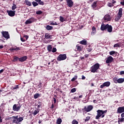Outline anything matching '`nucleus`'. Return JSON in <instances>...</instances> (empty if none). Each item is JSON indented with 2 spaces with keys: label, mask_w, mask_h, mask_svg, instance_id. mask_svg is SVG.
<instances>
[{
  "label": "nucleus",
  "mask_w": 124,
  "mask_h": 124,
  "mask_svg": "<svg viewBox=\"0 0 124 124\" xmlns=\"http://www.w3.org/2000/svg\"><path fill=\"white\" fill-rule=\"evenodd\" d=\"M20 40L22 42H25V41H26L27 40L25 39L24 37H23V38H22V37L20 38Z\"/></svg>",
  "instance_id": "obj_45"
},
{
  "label": "nucleus",
  "mask_w": 124,
  "mask_h": 124,
  "mask_svg": "<svg viewBox=\"0 0 124 124\" xmlns=\"http://www.w3.org/2000/svg\"><path fill=\"white\" fill-rule=\"evenodd\" d=\"M39 96H40V94H39L38 93H36L34 94V99H36L37 98H38V97H39Z\"/></svg>",
  "instance_id": "obj_26"
},
{
  "label": "nucleus",
  "mask_w": 124,
  "mask_h": 124,
  "mask_svg": "<svg viewBox=\"0 0 124 124\" xmlns=\"http://www.w3.org/2000/svg\"><path fill=\"white\" fill-rule=\"evenodd\" d=\"M124 71H122L120 72V75H124Z\"/></svg>",
  "instance_id": "obj_54"
},
{
  "label": "nucleus",
  "mask_w": 124,
  "mask_h": 124,
  "mask_svg": "<svg viewBox=\"0 0 124 124\" xmlns=\"http://www.w3.org/2000/svg\"><path fill=\"white\" fill-rule=\"evenodd\" d=\"M60 21L62 22H65L66 20L65 19V18L63 17H62V16H60Z\"/></svg>",
  "instance_id": "obj_28"
},
{
  "label": "nucleus",
  "mask_w": 124,
  "mask_h": 124,
  "mask_svg": "<svg viewBox=\"0 0 124 124\" xmlns=\"http://www.w3.org/2000/svg\"><path fill=\"white\" fill-rule=\"evenodd\" d=\"M111 2H112V4H114L116 3V1L114 0H112Z\"/></svg>",
  "instance_id": "obj_57"
},
{
  "label": "nucleus",
  "mask_w": 124,
  "mask_h": 124,
  "mask_svg": "<svg viewBox=\"0 0 124 124\" xmlns=\"http://www.w3.org/2000/svg\"><path fill=\"white\" fill-rule=\"evenodd\" d=\"M107 25H105L104 24H102L100 30L101 31H105L107 29Z\"/></svg>",
  "instance_id": "obj_19"
},
{
  "label": "nucleus",
  "mask_w": 124,
  "mask_h": 124,
  "mask_svg": "<svg viewBox=\"0 0 124 124\" xmlns=\"http://www.w3.org/2000/svg\"><path fill=\"white\" fill-rule=\"evenodd\" d=\"M20 109H21V105H18V104L14 105L13 107V110L14 111L18 112V111H20Z\"/></svg>",
  "instance_id": "obj_6"
},
{
  "label": "nucleus",
  "mask_w": 124,
  "mask_h": 124,
  "mask_svg": "<svg viewBox=\"0 0 124 124\" xmlns=\"http://www.w3.org/2000/svg\"><path fill=\"white\" fill-rule=\"evenodd\" d=\"M93 107L92 105L88 106L87 107H84V110L86 112H90V111H92Z\"/></svg>",
  "instance_id": "obj_10"
},
{
  "label": "nucleus",
  "mask_w": 124,
  "mask_h": 124,
  "mask_svg": "<svg viewBox=\"0 0 124 124\" xmlns=\"http://www.w3.org/2000/svg\"><path fill=\"white\" fill-rule=\"evenodd\" d=\"M47 50L49 52L52 51V46L49 45L47 46Z\"/></svg>",
  "instance_id": "obj_30"
},
{
  "label": "nucleus",
  "mask_w": 124,
  "mask_h": 124,
  "mask_svg": "<svg viewBox=\"0 0 124 124\" xmlns=\"http://www.w3.org/2000/svg\"><path fill=\"white\" fill-rule=\"evenodd\" d=\"M50 25L51 26H58V23L57 22H50Z\"/></svg>",
  "instance_id": "obj_37"
},
{
  "label": "nucleus",
  "mask_w": 124,
  "mask_h": 124,
  "mask_svg": "<svg viewBox=\"0 0 124 124\" xmlns=\"http://www.w3.org/2000/svg\"><path fill=\"white\" fill-rule=\"evenodd\" d=\"M5 70V69H2L1 70H0V74H1V73H2V72H3V71H4Z\"/></svg>",
  "instance_id": "obj_55"
},
{
  "label": "nucleus",
  "mask_w": 124,
  "mask_h": 124,
  "mask_svg": "<svg viewBox=\"0 0 124 124\" xmlns=\"http://www.w3.org/2000/svg\"><path fill=\"white\" fill-rule=\"evenodd\" d=\"M14 60L15 61H18V60H19V58H18L16 56H15L14 57Z\"/></svg>",
  "instance_id": "obj_47"
},
{
  "label": "nucleus",
  "mask_w": 124,
  "mask_h": 124,
  "mask_svg": "<svg viewBox=\"0 0 124 124\" xmlns=\"http://www.w3.org/2000/svg\"><path fill=\"white\" fill-rule=\"evenodd\" d=\"M107 113V110H102L98 109L97 110V115L95 117L96 120H99V118H104L105 117V114Z\"/></svg>",
  "instance_id": "obj_1"
},
{
  "label": "nucleus",
  "mask_w": 124,
  "mask_h": 124,
  "mask_svg": "<svg viewBox=\"0 0 124 124\" xmlns=\"http://www.w3.org/2000/svg\"><path fill=\"white\" fill-rule=\"evenodd\" d=\"M45 38H46V39H49L50 38H52V35H50L49 33H46Z\"/></svg>",
  "instance_id": "obj_23"
},
{
  "label": "nucleus",
  "mask_w": 124,
  "mask_h": 124,
  "mask_svg": "<svg viewBox=\"0 0 124 124\" xmlns=\"http://www.w3.org/2000/svg\"><path fill=\"white\" fill-rule=\"evenodd\" d=\"M17 89H19V85H16V87L12 89V90H17Z\"/></svg>",
  "instance_id": "obj_46"
},
{
  "label": "nucleus",
  "mask_w": 124,
  "mask_h": 124,
  "mask_svg": "<svg viewBox=\"0 0 124 124\" xmlns=\"http://www.w3.org/2000/svg\"><path fill=\"white\" fill-rule=\"evenodd\" d=\"M76 49L77 51H78L79 52L82 51V49H83V46H79L78 45H77L76 46Z\"/></svg>",
  "instance_id": "obj_18"
},
{
  "label": "nucleus",
  "mask_w": 124,
  "mask_h": 124,
  "mask_svg": "<svg viewBox=\"0 0 124 124\" xmlns=\"http://www.w3.org/2000/svg\"><path fill=\"white\" fill-rule=\"evenodd\" d=\"M124 112V107H119L117 109V113L119 114H122Z\"/></svg>",
  "instance_id": "obj_14"
},
{
  "label": "nucleus",
  "mask_w": 124,
  "mask_h": 124,
  "mask_svg": "<svg viewBox=\"0 0 124 124\" xmlns=\"http://www.w3.org/2000/svg\"><path fill=\"white\" fill-rule=\"evenodd\" d=\"M3 48V46H0V49H2Z\"/></svg>",
  "instance_id": "obj_64"
},
{
  "label": "nucleus",
  "mask_w": 124,
  "mask_h": 124,
  "mask_svg": "<svg viewBox=\"0 0 124 124\" xmlns=\"http://www.w3.org/2000/svg\"><path fill=\"white\" fill-rule=\"evenodd\" d=\"M121 4L124 6V0H122L121 2H120Z\"/></svg>",
  "instance_id": "obj_51"
},
{
  "label": "nucleus",
  "mask_w": 124,
  "mask_h": 124,
  "mask_svg": "<svg viewBox=\"0 0 124 124\" xmlns=\"http://www.w3.org/2000/svg\"><path fill=\"white\" fill-rule=\"evenodd\" d=\"M119 78H118L117 77H114L113 78V81L114 83H115V84H118Z\"/></svg>",
  "instance_id": "obj_27"
},
{
  "label": "nucleus",
  "mask_w": 124,
  "mask_h": 124,
  "mask_svg": "<svg viewBox=\"0 0 124 124\" xmlns=\"http://www.w3.org/2000/svg\"><path fill=\"white\" fill-rule=\"evenodd\" d=\"M85 58H88L89 57V54H85L84 55Z\"/></svg>",
  "instance_id": "obj_59"
},
{
  "label": "nucleus",
  "mask_w": 124,
  "mask_h": 124,
  "mask_svg": "<svg viewBox=\"0 0 124 124\" xmlns=\"http://www.w3.org/2000/svg\"><path fill=\"white\" fill-rule=\"evenodd\" d=\"M52 52V53H56V52H57V48H56V47H53Z\"/></svg>",
  "instance_id": "obj_43"
},
{
  "label": "nucleus",
  "mask_w": 124,
  "mask_h": 124,
  "mask_svg": "<svg viewBox=\"0 0 124 124\" xmlns=\"http://www.w3.org/2000/svg\"><path fill=\"white\" fill-rule=\"evenodd\" d=\"M57 124H62V119H61V118L58 119L57 120Z\"/></svg>",
  "instance_id": "obj_33"
},
{
  "label": "nucleus",
  "mask_w": 124,
  "mask_h": 124,
  "mask_svg": "<svg viewBox=\"0 0 124 124\" xmlns=\"http://www.w3.org/2000/svg\"><path fill=\"white\" fill-rule=\"evenodd\" d=\"M27 59H28V57L23 56L22 57L20 58L19 59V62H25V61H26V60H27Z\"/></svg>",
  "instance_id": "obj_20"
},
{
  "label": "nucleus",
  "mask_w": 124,
  "mask_h": 124,
  "mask_svg": "<svg viewBox=\"0 0 124 124\" xmlns=\"http://www.w3.org/2000/svg\"><path fill=\"white\" fill-rule=\"evenodd\" d=\"M17 50H21V47L15 46L10 49V51L11 52H14V50L17 51Z\"/></svg>",
  "instance_id": "obj_17"
},
{
  "label": "nucleus",
  "mask_w": 124,
  "mask_h": 124,
  "mask_svg": "<svg viewBox=\"0 0 124 124\" xmlns=\"http://www.w3.org/2000/svg\"><path fill=\"white\" fill-rule=\"evenodd\" d=\"M118 122L119 123H123V122H124V118L122 117L121 118L119 119Z\"/></svg>",
  "instance_id": "obj_38"
},
{
  "label": "nucleus",
  "mask_w": 124,
  "mask_h": 124,
  "mask_svg": "<svg viewBox=\"0 0 124 124\" xmlns=\"http://www.w3.org/2000/svg\"><path fill=\"white\" fill-rule=\"evenodd\" d=\"M114 54H115L114 51H111L109 52V55H114Z\"/></svg>",
  "instance_id": "obj_49"
},
{
  "label": "nucleus",
  "mask_w": 124,
  "mask_h": 124,
  "mask_svg": "<svg viewBox=\"0 0 124 124\" xmlns=\"http://www.w3.org/2000/svg\"><path fill=\"white\" fill-rule=\"evenodd\" d=\"M39 103H40V105H37V108H40L41 106H42V104H41V102H39Z\"/></svg>",
  "instance_id": "obj_48"
},
{
  "label": "nucleus",
  "mask_w": 124,
  "mask_h": 124,
  "mask_svg": "<svg viewBox=\"0 0 124 124\" xmlns=\"http://www.w3.org/2000/svg\"><path fill=\"white\" fill-rule=\"evenodd\" d=\"M72 124H78V121L76 120H74L72 121Z\"/></svg>",
  "instance_id": "obj_39"
},
{
  "label": "nucleus",
  "mask_w": 124,
  "mask_h": 124,
  "mask_svg": "<svg viewBox=\"0 0 124 124\" xmlns=\"http://www.w3.org/2000/svg\"><path fill=\"white\" fill-rule=\"evenodd\" d=\"M23 37L26 38L25 40H28V38H29V36L27 35H25Z\"/></svg>",
  "instance_id": "obj_50"
},
{
  "label": "nucleus",
  "mask_w": 124,
  "mask_h": 124,
  "mask_svg": "<svg viewBox=\"0 0 124 124\" xmlns=\"http://www.w3.org/2000/svg\"><path fill=\"white\" fill-rule=\"evenodd\" d=\"M0 123H2V119H1V117L0 116Z\"/></svg>",
  "instance_id": "obj_61"
},
{
  "label": "nucleus",
  "mask_w": 124,
  "mask_h": 124,
  "mask_svg": "<svg viewBox=\"0 0 124 124\" xmlns=\"http://www.w3.org/2000/svg\"><path fill=\"white\" fill-rule=\"evenodd\" d=\"M2 35L6 39H9L10 38V36L9 35V33L8 31H2L1 32Z\"/></svg>",
  "instance_id": "obj_8"
},
{
  "label": "nucleus",
  "mask_w": 124,
  "mask_h": 124,
  "mask_svg": "<svg viewBox=\"0 0 124 124\" xmlns=\"http://www.w3.org/2000/svg\"><path fill=\"white\" fill-rule=\"evenodd\" d=\"M104 18L105 21H106V22H109V21H111V17H110V16L108 15L105 16Z\"/></svg>",
  "instance_id": "obj_16"
},
{
  "label": "nucleus",
  "mask_w": 124,
  "mask_h": 124,
  "mask_svg": "<svg viewBox=\"0 0 124 124\" xmlns=\"http://www.w3.org/2000/svg\"><path fill=\"white\" fill-rule=\"evenodd\" d=\"M35 21H36L35 18L31 17L26 21L25 24L29 25V24H31V23H33V22H35Z\"/></svg>",
  "instance_id": "obj_7"
},
{
  "label": "nucleus",
  "mask_w": 124,
  "mask_h": 124,
  "mask_svg": "<svg viewBox=\"0 0 124 124\" xmlns=\"http://www.w3.org/2000/svg\"><path fill=\"white\" fill-rule=\"evenodd\" d=\"M113 61H114V58L112 56H109L107 59L106 62V63H111Z\"/></svg>",
  "instance_id": "obj_11"
},
{
  "label": "nucleus",
  "mask_w": 124,
  "mask_h": 124,
  "mask_svg": "<svg viewBox=\"0 0 124 124\" xmlns=\"http://www.w3.org/2000/svg\"><path fill=\"white\" fill-rule=\"evenodd\" d=\"M32 5H33V6H37V5H38V3H37V2H32Z\"/></svg>",
  "instance_id": "obj_42"
},
{
  "label": "nucleus",
  "mask_w": 124,
  "mask_h": 124,
  "mask_svg": "<svg viewBox=\"0 0 124 124\" xmlns=\"http://www.w3.org/2000/svg\"><path fill=\"white\" fill-rule=\"evenodd\" d=\"M36 14H37V15H40V14H42V11H38L36 12Z\"/></svg>",
  "instance_id": "obj_40"
},
{
  "label": "nucleus",
  "mask_w": 124,
  "mask_h": 124,
  "mask_svg": "<svg viewBox=\"0 0 124 124\" xmlns=\"http://www.w3.org/2000/svg\"><path fill=\"white\" fill-rule=\"evenodd\" d=\"M99 67H100V64L98 63H96L91 67V72L95 73V72L99 69Z\"/></svg>",
  "instance_id": "obj_3"
},
{
  "label": "nucleus",
  "mask_w": 124,
  "mask_h": 124,
  "mask_svg": "<svg viewBox=\"0 0 124 124\" xmlns=\"http://www.w3.org/2000/svg\"><path fill=\"white\" fill-rule=\"evenodd\" d=\"M77 78H78V76H75V77L71 79L72 82L75 81V80H77Z\"/></svg>",
  "instance_id": "obj_35"
},
{
  "label": "nucleus",
  "mask_w": 124,
  "mask_h": 124,
  "mask_svg": "<svg viewBox=\"0 0 124 124\" xmlns=\"http://www.w3.org/2000/svg\"><path fill=\"white\" fill-rule=\"evenodd\" d=\"M82 80H85L86 79V77L84 76H82Z\"/></svg>",
  "instance_id": "obj_58"
},
{
  "label": "nucleus",
  "mask_w": 124,
  "mask_h": 124,
  "mask_svg": "<svg viewBox=\"0 0 124 124\" xmlns=\"http://www.w3.org/2000/svg\"><path fill=\"white\" fill-rule=\"evenodd\" d=\"M76 92V88H73L71 90V93H75Z\"/></svg>",
  "instance_id": "obj_44"
},
{
  "label": "nucleus",
  "mask_w": 124,
  "mask_h": 124,
  "mask_svg": "<svg viewBox=\"0 0 124 124\" xmlns=\"http://www.w3.org/2000/svg\"><path fill=\"white\" fill-rule=\"evenodd\" d=\"M39 4H40L41 5H44V2H43V1H40L39 2Z\"/></svg>",
  "instance_id": "obj_52"
},
{
  "label": "nucleus",
  "mask_w": 124,
  "mask_h": 124,
  "mask_svg": "<svg viewBox=\"0 0 124 124\" xmlns=\"http://www.w3.org/2000/svg\"><path fill=\"white\" fill-rule=\"evenodd\" d=\"M96 31V30L95 29V27H92V32H91V35H94L95 34V32Z\"/></svg>",
  "instance_id": "obj_22"
},
{
  "label": "nucleus",
  "mask_w": 124,
  "mask_h": 124,
  "mask_svg": "<svg viewBox=\"0 0 124 124\" xmlns=\"http://www.w3.org/2000/svg\"><path fill=\"white\" fill-rule=\"evenodd\" d=\"M97 3V1H94L93 4L92 5L93 8L94 9L96 7V4Z\"/></svg>",
  "instance_id": "obj_29"
},
{
  "label": "nucleus",
  "mask_w": 124,
  "mask_h": 124,
  "mask_svg": "<svg viewBox=\"0 0 124 124\" xmlns=\"http://www.w3.org/2000/svg\"><path fill=\"white\" fill-rule=\"evenodd\" d=\"M53 108H54V104H52L51 107V109H53Z\"/></svg>",
  "instance_id": "obj_63"
},
{
  "label": "nucleus",
  "mask_w": 124,
  "mask_h": 124,
  "mask_svg": "<svg viewBox=\"0 0 124 124\" xmlns=\"http://www.w3.org/2000/svg\"><path fill=\"white\" fill-rule=\"evenodd\" d=\"M15 11H7V13L10 17H14L15 16Z\"/></svg>",
  "instance_id": "obj_13"
},
{
  "label": "nucleus",
  "mask_w": 124,
  "mask_h": 124,
  "mask_svg": "<svg viewBox=\"0 0 124 124\" xmlns=\"http://www.w3.org/2000/svg\"><path fill=\"white\" fill-rule=\"evenodd\" d=\"M108 7H113V6H114V4L112 3L108 2Z\"/></svg>",
  "instance_id": "obj_36"
},
{
  "label": "nucleus",
  "mask_w": 124,
  "mask_h": 124,
  "mask_svg": "<svg viewBox=\"0 0 124 124\" xmlns=\"http://www.w3.org/2000/svg\"><path fill=\"white\" fill-rule=\"evenodd\" d=\"M80 44H82V45H87V41L84 39L82 41L79 42Z\"/></svg>",
  "instance_id": "obj_25"
},
{
  "label": "nucleus",
  "mask_w": 124,
  "mask_h": 124,
  "mask_svg": "<svg viewBox=\"0 0 124 124\" xmlns=\"http://www.w3.org/2000/svg\"><path fill=\"white\" fill-rule=\"evenodd\" d=\"M114 48H120V47H122V44L121 43H118L117 44H115L113 46Z\"/></svg>",
  "instance_id": "obj_21"
},
{
  "label": "nucleus",
  "mask_w": 124,
  "mask_h": 124,
  "mask_svg": "<svg viewBox=\"0 0 124 124\" xmlns=\"http://www.w3.org/2000/svg\"><path fill=\"white\" fill-rule=\"evenodd\" d=\"M25 3L26 5H29V6H31V3L29 0H25Z\"/></svg>",
  "instance_id": "obj_31"
},
{
  "label": "nucleus",
  "mask_w": 124,
  "mask_h": 124,
  "mask_svg": "<svg viewBox=\"0 0 124 124\" xmlns=\"http://www.w3.org/2000/svg\"><path fill=\"white\" fill-rule=\"evenodd\" d=\"M46 29L47 31H52L53 30V27L50 25H46Z\"/></svg>",
  "instance_id": "obj_24"
},
{
  "label": "nucleus",
  "mask_w": 124,
  "mask_h": 124,
  "mask_svg": "<svg viewBox=\"0 0 124 124\" xmlns=\"http://www.w3.org/2000/svg\"><path fill=\"white\" fill-rule=\"evenodd\" d=\"M106 30L108 31V32H112L113 28L112 27V26L109 25V24H107Z\"/></svg>",
  "instance_id": "obj_15"
},
{
  "label": "nucleus",
  "mask_w": 124,
  "mask_h": 124,
  "mask_svg": "<svg viewBox=\"0 0 124 124\" xmlns=\"http://www.w3.org/2000/svg\"><path fill=\"white\" fill-rule=\"evenodd\" d=\"M66 59V54H60L57 58V61L58 62H61V61H64Z\"/></svg>",
  "instance_id": "obj_5"
},
{
  "label": "nucleus",
  "mask_w": 124,
  "mask_h": 124,
  "mask_svg": "<svg viewBox=\"0 0 124 124\" xmlns=\"http://www.w3.org/2000/svg\"><path fill=\"white\" fill-rule=\"evenodd\" d=\"M12 118H14L13 120V123H14V124H20L22 123V121L24 120L23 117H18V116H13L12 117L8 118V119L10 120V119H12Z\"/></svg>",
  "instance_id": "obj_2"
},
{
  "label": "nucleus",
  "mask_w": 124,
  "mask_h": 124,
  "mask_svg": "<svg viewBox=\"0 0 124 124\" xmlns=\"http://www.w3.org/2000/svg\"><path fill=\"white\" fill-rule=\"evenodd\" d=\"M85 122H89L90 120H91V117L90 116H87L86 117L85 119H84Z\"/></svg>",
  "instance_id": "obj_32"
},
{
  "label": "nucleus",
  "mask_w": 124,
  "mask_h": 124,
  "mask_svg": "<svg viewBox=\"0 0 124 124\" xmlns=\"http://www.w3.org/2000/svg\"><path fill=\"white\" fill-rule=\"evenodd\" d=\"M121 117H122V118H124V113H122Z\"/></svg>",
  "instance_id": "obj_62"
},
{
  "label": "nucleus",
  "mask_w": 124,
  "mask_h": 124,
  "mask_svg": "<svg viewBox=\"0 0 124 124\" xmlns=\"http://www.w3.org/2000/svg\"><path fill=\"white\" fill-rule=\"evenodd\" d=\"M123 15V9L120 8L119 9L118 13L117 16H116L115 20V21H119L122 18V16Z\"/></svg>",
  "instance_id": "obj_4"
},
{
  "label": "nucleus",
  "mask_w": 124,
  "mask_h": 124,
  "mask_svg": "<svg viewBox=\"0 0 124 124\" xmlns=\"http://www.w3.org/2000/svg\"><path fill=\"white\" fill-rule=\"evenodd\" d=\"M88 52H92L93 51V49L91 48H87Z\"/></svg>",
  "instance_id": "obj_53"
},
{
  "label": "nucleus",
  "mask_w": 124,
  "mask_h": 124,
  "mask_svg": "<svg viewBox=\"0 0 124 124\" xmlns=\"http://www.w3.org/2000/svg\"><path fill=\"white\" fill-rule=\"evenodd\" d=\"M66 1L67 2V5L69 7H72L73 6V2L72 1V0H66Z\"/></svg>",
  "instance_id": "obj_12"
},
{
  "label": "nucleus",
  "mask_w": 124,
  "mask_h": 124,
  "mask_svg": "<svg viewBox=\"0 0 124 124\" xmlns=\"http://www.w3.org/2000/svg\"><path fill=\"white\" fill-rule=\"evenodd\" d=\"M38 110H34V111L33 112V115H34V116H35V115H37V114H38Z\"/></svg>",
  "instance_id": "obj_41"
},
{
  "label": "nucleus",
  "mask_w": 124,
  "mask_h": 124,
  "mask_svg": "<svg viewBox=\"0 0 124 124\" xmlns=\"http://www.w3.org/2000/svg\"><path fill=\"white\" fill-rule=\"evenodd\" d=\"M53 101L54 103H56V102H57V99H56V98H53Z\"/></svg>",
  "instance_id": "obj_56"
},
{
  "label": "nucleus",
  "mask_w": 124,
  "mask_h": 124,
  "mask_svg": "<svg viewBox=\"0 0 124 124\" xmlns=\"http://www.w3.org/2000/svg\"><path fill=\"white\" fill-rule=\"evenodd\" d=\"M17 8V6H16V4H13V6L12 7V10H15Z\"/></svg>",
  "instance_id": "obj_34"
},
{
  "label": "nucleus",
  "mask_w": 124,
  "mask_h": 124,
  "mask_svg": "<svg viewBox=\"0 0 124 124\" xmlns=\"http://www.w3.org/2000/svg\"><path fill=\"white\" fill-rule=\"evenodd\" d=\"M111 83H110V81H107L104 82L102 85L100 86L101 89H103L104 87H109L110 86Z\"/></svg>",
  "instance_id": "obj_9"
},
{
  "label": "nucleus",
  "mask_w": 124,
  "mask_h": 124,
  "mask_svg": "<svg viewBox=\"0 0 124 124\" xmlns=\"http://www.w3.org/2000/svg\"><path fill=\"white\" fill-rule=\"evenodd\" d=\"M74 99H79V97H77V96H75L74 97Z\"/></svg>",
  "instance_id": "obj_60"
}]
</instances>
